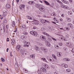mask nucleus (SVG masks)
Returning <instances> with one entry per match:
<instances>
[{
    "mask_svg": "<svg viewBox=\"0 0 74 74\" xmlns=\"http://www.w3.org/2000/svg\"><path fill=\"white\" fill-rule=\"evenodd\" d=\"M12 42L11 43L12 45H14V42H15V40L13 38L12 39Z\"/></svg>",
    "mask_w": 74,
    "mask_h": 74,
    "instance_id": "412c9836",
    "label": "nucleus"
},
{
    "mask_svg": "<svg viewBox=\"0 0 74 74\" xmlns=\"http://www.w3.org/2000/svg\"><path fill=\"white\" fill-rule=\"evenodd\" d=\"M46 42H47V47H50L51 44H50V43H49V42L47 41H46Z\"/></svg>",
    "mask_w": 74,
    "mask_h": 74,
    "instance_id": "ddd939ff",
    "label": "nucleus"
},
{
    "mask_svg": "<svg viewBox=\"0 0 74 74\" xmlns=\"http://www.w3.org/2000/svg\"><path fill=\"white\" fill-rule=\"evenodd\" d=\"M53 58L55 59H56V60H57V58H56V56H54Z\"/></svg>",
    "mask_w": 74,
    "mask_h": 74,
    "instance_id": "ea45409f",
    "label": "nucleus"
},
{
    "mask_svg": "<svg viewBox=\"0 0 74 74\" xmlns=\"http://www.w3.org/2000/svg\"><path fill=\"white\" fill-rule=\"evenodd\" d=\"M23 34H25V35H27V32H23Z\"/></svg>",
    "mask_w": 74,
    "mask_h": 74,
    "instance_id": "58836bf2",
    "label": "nucleus"
},
{
    "mask_svg": "<svg viewBox=\"0 0 74 74\" xmlns=\"http://www.w3.org/2000/svg\"><path fill=\"white\" fill-rule=\"evenodd\" d=\"M34 48L35 49H36L37 51H40L39 47L38 46H35Z\"/></svg>",
    "mask_w": 74,
    "mask_h": 74,
    "instance_id": "1a4fd4ad",
    "label": "nucleus"
},
{
    "mask_svg": "<svg viewBox=\"0 0 74 74\" xmlns=\"http://www.w3.org/2000/svg\"><path fill=\"white\" fill-rule=\"evenodd\" d=\"M27 18L28 19H30V20H32V18L31 16H27Z\"/></svg>",
    "mask_w": 74,
    "mask_h": 74,
    "instance_id": "5701e85b",
    "label": "nucleus"
},
{
    "mask_svg": "<svg viewBox=\"0 0 74 74\" xmlns=\"http://www.w3.org/2000/svg\"><path fill=\"white\" fill-rule=\"evenodd\" d=\"M61 6L62 8H64V5H61Z\"/></svg>",
    "mask_w": 74,
    "mask_h": 74,
    "instance_id": "de8ad7c7",
    "label": "nucleus"
},
{
    "mask_svg": "<svg viewBox=\"0 0 74 74\" xmlns=\"http://www.w3.org/2000/svg\"><path fill=\"white\" fill-rule=\"evenodd\" d=\"M70 59L69 58H67L66 61H70Z\"/></svg>",
    "mask_w": 74,
    "mask_h": 74,
    "instance_id": "09e8293b",
    "label": "nucleus"
},
{
    "mask_svg": "<svg viewBox=\"0 0 74 74\" xmlns=\"http://www.w3.org/2000/svg\"><path fill=\"white\" fill-rule=\"evenodd\" d=\"M72 52H73V53H74V49H72Z\"/></svg>",
    "mask_w": 74,
    "mask_h": 74,
    "instance_id": "338daca9",
    "label": "nucleus"
},
{
    "mask_svg": "<svg viewBox=\"0 0 74 74\" xmlns=\"http://www.w3.org/2000/svg\"><path fill=\"white\" fill-rule=\"evenodd\" d=\"M30 33L32 35H35V32L34 31H30Z\"/></svg>",
    "mask_w": 74,
    "mask_h": 74,
    "instance_id": "a211bd4d",
    "label": "nucleus"
},
{
    "mask_svg": "<svg viewBox=\"0 0 74 74\" xmlns=\"http://www.w3.org/2000/svg\"><path fill=\"white\" fill-rule=\"evenodd\" d=\"M56 16V14H55V13H54V14H53V16Z\"/></svg>",
    "mask_w": 74,
    "mask_h": 74,
    "instance_id": "6e6d98bb",
    "label": "nucleus"
},
{
    "mask_svg": "<svg viewBox=\"0 0 74 74\" xmlns=\"http://www.w3.org/2000/svg\"><path fill=\"white\" fill-rule=\"evenodd\" d=\"M21 38L22 40H24L26 38V37H25V36L23 35L21 36Z\"/></svg>",
    "mask_w": 74,
    "mask_h": 74,
    "instance_id": "6ab92c4d",
    "label": "nucleus"
},
{
    "mask_svg": "<svg viewBox=\"0 0 74 74\" xmlns=\"http://www.w3.org/2000/svg\"><path fill=\"white\" fill-rule=\"evenodd\" d=\"M71 70L70 69H66V71L67 72H68V73H69V72H70Z\"/></svg>",
    "mask_w": 74,
    "mask_h": 74,
    "instance_id": "bb28decb",
    "label": "nucleus"
},
{
    "mask_svg": "<svg viewBox=\"0 0 74 74\" xmlns=\"http://www.w3.org/2000/svg\"><path fill=\"white\" fill-rule=\"evenodd\" d=\"M58 63V61H55V64H56V63Z\"/></svg>",
    "mask_w": 74,
    "mask_h": 74,
    "instance_id": "69168bd1",
    "label": "nucleus"
},
{
    "mask_svg": "<svg viewBox=\"0 0 74 74\" xmlns=\"http://www.w3.org/2000/svg\"><path fill=\"white\" fill-rule=\"evenodd\" d=\"M45 22H47V23H50V22H49L48 21H47L46 20H45Z\"/></svg>",
    "mask_w": 74,
    "mask_h": 74,
    "instance_id": "c03bdc74",
    "label": "nucleus"
},
{
    "mask_svg": "<svg viewBox=\"0 0 74 74\" xmlns=\"http://www.w3.org/2000/svg\"><path fill=\"white\" fill-rule=\"evenodd\" d=\"M69 38V37L68 36H66V38Z\"/></svg>",
    "mask_w": 74,
    "mask_h": 74,
    "instance_id": "13d9d810",
    "label": "nucleus"
},
{
    "mask_svg": "<svg viewBox=\"0 0 74 74\" xmlns=\"http://www.w3.org/2000/svg\"><path fill=\"white\" fill-rule=\"evenodd\" d=\"M28 4L32 5V4H34V1H30L28 2Z\"/></svg>",
    "mask_w": 74,
    "mask_h": 74,
    "instance_id": "f8f14e48",
    "label": "nucleus"
},
{
    "mask_svg": "<svg viewBox=\"0 0 74 74\" xmlns=\"http://www.w3.org/2000/svg\"><path fill=\"white\" fill-rule=\"evenodd\" d=\"M52 39L54 40V41H56V39H55V38H52Z\"/></svg>",
    "mask_w": 74,
    "mask_h": 74,
    "instance_id": "a18cd8bd",
    "label": "nucleus"
},
{
    "mask_svg": "<svg viewBox=\"0 0 74 74\" xmlns=\"http://www.w3.org/2000/svg\"><path fill=\"white\" fill-rule=\"evenodd\" d=\"M25 6L24 5H21L19 6V8L21 10H23V8H25Z\"/></svg>",
    "mask_w": 74,
    "mask_h": 74,
    "instance_id": "7ed1b4c3",
    "label": "nucleus"
},
{
    "mask_svg": "<svg viewBox=\"0 0 74 74\" xmlns=\"http://www.w3.org/2000/svg\"><path fill=\"white\" fill-rule=\"evenodd\" d=\"M3 23H5L7 22V21L6 20H3Z\"/></svg>",
    "mask_w": 74,
    "mask_h": 74,
    "instance_id": "473e14b6",
    "label": "nucleus"
},
{
    "mask_svg": "<svg viewBox=\"0 0 74 74\" xmlns=\"http://www.w3.org/2000/svg\"><path fill=\"white\" fill-rule=\"evenodd\" d=\"M66 30H70V28L67 27L66 28Z\"/></svg>",
    "mask_w": 74,
    "mask_h": 74,
    "instance_id": "8fccbe9b",
    "label": "nucleus"
},
{
    "mask_svg": "<svg viewBox=\"0 0 74 74\" xmlns=\"http://www.w3.org/2000/svg\"><path fill=\"white\" fill-rule=\"evenodd\" d=\"M7 41H9V38H7Z\"/></svg>",
    "mask_w": 74,
    "mask_h": 74,
    "instance_id": "5fc2aeb1",
    "label": "nucleus"
},
{
    "mask_svg": "<svg viewBox=\"0 0 74 74\" xmlns=\"http://www.w3.org/2000/svg\"><path fill=\"white\" fill-rule=\"evenodd\" d=\"M3 17H4V16H3V15H2V16H1L0 17V19H3Z\"/></svg>",
    "mask_w": 74,
    "mask_h": 74,
    "instance_id": "79ce46f5",
    "label": "nucleus"
},
{
    "mask_svg": "<svg viewBox=\"0 0 74 74\" xmlns=\"http://www.w3.org/2000/svg\"><path fill=\"white\" fill-rule=\"evenodd\" d=\"M68 26H70L71 27V28H72V29H73V25L71 24H68Z\"/></svg>",
    "mask_w": 74,
    "mask_h": 74,
    "instance_id": "f3484780",
    "label": "nucleus"
},
{
    "mask_svg": "<svg viewBox=\"0 0 74 74\" xmlns=\"http://www.w3.org/2000/svg\"><path fill=\"white\" fill-rule=\"evenodd\" d=\"M41 60H43V61H45V62H47V60L45 59V58H41Z\"/></svg>",
    "mask_w": 74,
    "mask_h": 74,
    "instance_id": "cd10ccee",
    "label": "nucleus"
},
{
    "mask_svg": "<svg viewBox=\"0 0 74 74\" xmlns=\"http://www.w3.org/2000/svg\"><path fill=\"white\" fill-rule=\"evenodd\" d=\"M59 45L60 46H62L63 45V44H62V42H60L59 43Z\"/></svg>",
    "mask_w": 74,
    "mask_h": 74,
    "instance_id": "e433bc0d",
    "label": "nucleus"
},
{
    "mask_svg": "<svg viewBox=\"0 0 74 74\" xmlns=\"http://www.w3.org/2000/svg\"><path fill=\"white\" fill-rule=\"evenodd\" d=\"M16 49L17 51H19L21 49V46L18 45L16 46Z\"/></svg>",
    "mask_w": 74,
    "mask_h": 74,
    "instance_id": "0eeeda50",
    "label": "nucleus"
},
{
    "mask_svg": "<svg viewBox=\"0 0 74 74\" xmlns=\"http://www.w3.org/2000/svg\"><path fill=\"white\" fill-rule=\"evenodd\" d=\"M38 73L39 74H41V72L39 71H38Z\"/></svg>",
    "mask_w": 74,
    "mask_h": 74,
    "instance_id": "4c0bfd02",
    "label": "nucleus"
},
{
    "mask_svg": "<svg viewBox=\"0 0 74 74\" xmlns=\"http://www.w3.org/2000/svg\"><path fill=\"white\" fill-rule=\"evenodd\" d=\"M34 24H35V25H38V24H39V23L38 22H35L34 23Z\"/></svg>",
    "mask_w": 74,
    "mask_h": 74,
    "instance_id": "f704fd0d",
    "label": "nucleus"
},
{
    "mask_svg": "<svg viewBox=\"0 0 74 74\" xmlns=\"http://www.w3.org/2000/svg\"><path fill=\"white\" fill-rule=\"evenodd\" d=\"M57 55L58 57H61V56H62V53L60 52H58L57 53Z\"/></svg>",
    "mask_w": 74,
    "mask_h": 74,
    "instance_id": "6e6552de",
    "label": "nucleus"
},
{
    "mask_svg": "<svg viewBox=\"0 0 74 74\" xmlns=\"http://www.w3.org/2000/svg\"><path fill=\"white\" fill-rule=\"evenodd\" d=\"M6 7L7 8H8V9L10 8L11 7V6H10V5H9V4H7L6 5Z\"/></svg>",
    "mask_w": 74,
    "mask_h": 74,
    "instance_id": "9b49d317",
    "label": "nucleus"
},
{
    "mask_svg": "<svg viewBox=\"0 0 74 74\" xmlns=\"http://www.w3.org/2000/svg\"><path fill=\"white\" fill-rule=\"evenodd\" d=\"M40 49L42 51H43V52H44V53H47V49H45V47H41L40 48Z\"/></svg>",
    "mask_w": 74,
    "mask_h": 74,
    "instance_id": "f03ea898",
    "label": "nucleus"
},
{
    "mask_svg": "<svg viewBox=\"0 0 74 74\" xmlns=\"http://www.w3.org/2000/svg\"><path fill=\"white\" fill-rule=\"evenodd\" d=\"M64 41H67V39H66V38H64Z\"/></svg>",
    "mask_w": 74,
    "mask_h": 74,
    "instance_id": "052dcab7",
    "label": "nucleus"
},
{
    "mask_svg": "<svg viewBox=\"0 0 74 74\" xmlns=\"http://www.w3.org/2000/svg\"><path fill=\"white\" fill-rule=\"evenodd\" d=\"M7 10V8H2V11L3 12H8V10Z\"/></svg>",
    "mask_w": 74,
    "mask_h": 74,
    "instance_id": "423d86ee",
    "label": "nucleus"
},
{
    "mask_svg": "<svg viewBox=\"0 0 74 74\" xmlns=\"http://www.w3.org/2000/svg\"><path fill=\"white\" fill-rule=\"evenodd\" d=\"M12 26L13 27H15V21H13Z\"/></svg>",
    "mask_w": 74,
    "mask_h": 74,
    "instance_id": "4be33fe9",
    "label": "nucleus"
},
{
    "mask_svg": "<svg viewBox=\"0 0 74 74\" xmlns=\"http://www.w3.org/2000/svg\"><path fill=\"white\" fill-rule=\"evenodd\" d=\"M63 59L64 60H65V61H67V58H63Z\"/></svg>",
    "mask_w": 74,
    "mask_h": 74,
    "instance_id": "37998d69",
    "label": "nucleus"
},
{
    "mask_svg": "<svg viewBox=\"0 0 74 74\" xmlns=\"http://www.w3.org/2000/svg\"><path fill=\"white\" fill-rule=\"evenodd\" d=\"M66 19H67L68 21V22H70L71 20V19L70 18H69L68 17L66 18Z\"/></svg>",
    "mask_w": 74,
    "mask_h": 74,
    "instance_id": "393cba45",
    "label": "nucleus"
},
{
    "mask_svg": "<svg viewBox=\"0 0 74 74\" xmlns=\"http://www.w3.org/2000/svg\"><path fill=\"white\" fill-rule=\"evenodd\" d=\"M61 66L62 67H65V68H67V67H68V66H67V65H66V66H65V64H62Z\"/></svg>",
    "mask_w": 74,
    "mask_h": 74,
    "instance_id": "dca6fc26",
    "label": "nucleus"
},
{
    "mask_svg": "<svg viewBox=\"0 0 74 74\" xmlns=\"http://www.w3.org/2000/svg\"><path fill=\"white\" fill-rule=\"evenodd\" d=\"M34 35L35 36V37H37L38 34L37 33V32H35V35Z\"/></svg>",
    "mask_w": 74,
    "mask_h": 74,
    "instance_id": "c85d7f7f",
    "label": "nucleus"
},
{
    "mask_svg": "<svg viewBox=\"0 0 74 74\" xmlns=\"http://www.w3.org/2000/svg\"><path fill=\"white\" fill-rule=\"evenodd\" d=\"M3 29H4V25H3Z\"/></svg>",
    "mask_w": 74,
    "mask_h": 74,
    "instance_id": "774afa93",
    "label": "nucleus"
},
{
    "mask_svg": "<svg viewBox=\"0 0 74 74\" xmlns=\"http://www.w3.org/2000/svg\"><path fill=\"white\" fill-rule=\"evenodd\" d=\"M34 21H36V20L33 19L30 22H34Z\"/></svg>",
    "mask_w": 74,
    "mask_h": 74,
    "instance_id": "3c124183",
    "label": "nucleus"
},
{
    "mask_svg": "<svg viewBox=\"0 0 74 74\" xmlns=\"http://www.w3.org/2000/svg\"><path fill=\"white\" fill-rule=\"evenodd\" d=\"M43 34H45V35H46V36H48V37H50V36L49 34H48L45 32H43Z\"/></svg>",
    "mask_w": 74,
    "mask_h": 74,
    "instance_id": "b1692460",
    "label": "nucleus"
},
{
    "mask_svg": "<svg viewBox=\"0 0 74 74\" xmlns=\"http://www.w3.org/2000/svg\"><path fill=\"white\" fill-rule=\"evenodd\" d=\"M6 27L7 29H8V28H9V25H6Z\"/></svg>",
    "mask_w": 74,
    "mask_h": 74,
    "instance_id": "49530a36",
    "label": "nucleus"
},
{
    "mask_svg": "<svg viewBox=\"0 0 74 74\" xmlns=\"http://www.w3.org/2000/svg\"><path fill=\"white\" fill-rule=\"evenodd\" d=\"M50 57H49V56H47L46 58L47 59H49V58H50Z\"/></svg>",
    "mask_w": 74,
    "mask_h": 74,
    "instance_id": "603ef678",
    "label": "nucleus"
},
{
    "mask_svg": "<svg viewBox=\"0 0 74 74\" xmlns=\"http://www.w3.org/2000/svg\"><path fill=\"white\" fill-rule=\"evenodd\" d=\"M9 50V49H8V48H7V51H6L7 52H8V50Z\"/></svg>",
    "mask_w": 74,
    "mask_h": 74,
    "instance_id": "e2e57ef3",
    "label": "nucleus"
},
{
    "mask_svg": "<svg viewBox=\"0 0 74 74\" xmlns=\"http://www.w3.org/2000/svg\"><path fill=\"white\" fill-rule=\"evenodd\" d=\"M49 61L50 62H54V59L52 58H50Z\"/></svg>",
    "mask_w": 74,
    "mask_h": 74,
    "instance_id": "4468645a",
    "label": "nucleus"
},
{
    "mask_svg": "<svg viewBox=\"0 0 74 74\" xmlns=\"http://www.w3.org/2000/svg\"><path fill=\"white\" fill-rule=\"evenodd\" d=\"M1 61L3 62H5V60H4V59L3 58H1Z\"/></svg>",
    "mask_w": 74,
    "mask_h": 74,
    "instance_id": "7c9ffc66",
    "label": "nucleus"
},
{
    "mask_svg": "<svg viewBox=\"0 0 74 74\" xmlns=\"http://www.w3.org/2000/svg\"><path fill=\"white\" fill-rule=\"evenodd\" d=\"M30 57L32 58H35V56H34V55H31Z\"/></svg>",
    "mask_w": 74,
    "mask_h": 74,
    "instance_id": "2f4dec72",
    "label": "nucleus"
},
{
    "mask_svg": "<svg viewBox=\"0 0 74 74\" xmlns=\"http://www.w3.org/2000/svg\"><path fill=\"white\" fill-rule=\"evenodd\" d=\"M8 12H3V16H4V17H5L6 16H7V13Z\"/></svg>",
    "mask_w": 74,
    "mask_h": 74,
    "instance_id": "2eb2a0df",
    "label": "nucleus"
},
{
    "mask_svg": "<svg viewBox=\"0 0 74 74\" xmlns=\"http://www.w3.org/2000/svg\"><path fill=\"white\" fill-rule=\"evenodd\" d=\"M40 71L43 73H46V72H47V70L46 69L44 68L43 67H42L40 69Z\"/></svg>",
    "mask_w": 74,
    "mask_h": 74,
    "instance_id": "20e7f679",
    "label": "nucleus"
},
{
    "mask_svg": "<svg viewBox=\"0 0 74 74\" xmlns=\"http://www.w3.org/2000/svg\"><path fill=\"white\" fill-rule=\"evenodd\" d=\"M63 21V19H62V18H60V21Z\"/></svg>",
    "mask_w": 74,
    "mask_h": 74,
    "instance_id": "bf43d9fd",
    "label": "nucleus"
},
{
    "mask_svg": "<svg viewBox=\"0 0 74 74\" xmlns=\"http://www.w3.org/2000/svg\"><path fill=\"white\" fill-rule=\"evenodd\" d=\"M72 14V12L71 11H69L68 12V14L69 15H71Z\"/></svg>",
    "mask_w": 74,
    "mask_h": 74,
    "instance_id": "a878e982",
    "label": "nucleus"
},
{
    "mask_svg": "<svg viewBox=\"0 0 74 74\" xmlns=\"http://www.w3.org/2000/svg\"><path fill=\"white\" fill-rule=\"evenodd\" d=\"M52 27H50V28H49V30H52Z\"/></svg>",
    "mask_w": 74,
    "mask_h": 74,
    "instance_id": "4d7b16f0",
    "label": "nucleus"
},
{
    "mask_svg": "<svg viewBox=\"0 0 74 74\" xmlns=\"http://www.w3.org/2000/svg\"><path fill=\"white\" fill-rule=\"evenodd\" d=\"M18 66V64L17 63H15V67H16Z\"/></svg>",
    "mask_w": 74,
    "mask_h": 74,
    "instance_id": "c9c22d12",
    "label": "nucleus"
},
{
    "mask_svg": "<svg viewBox=\"0 0 74 74\" xmlns=\"http://www.w3.org/2000/svg\"><path fill=\"white\" fill-rule=\"evenodd\" d=\"M44 2L46 4H47V5H50V4H49V3H48L47 1H45Z\"/></svg>",
    "mask_w": 74,
    "mask_h": 74,
    "instance_id": "aec40b11",
    "label": "nucleus"
},
{
    "mask_svg": "<svg viewBox=\"0 0 74 74\" xmlns=\"http://www.w3.org/2000/svg\"><path fill=\"white\" fill-rule=\"evenodd\" d=\"M40 38L42 40H44V41L45 40V36H40Z\"/></svg>",
    "mask_w": 74,
    "mask_h": 74,
    "instance_id": "9d476101",
    "label": "nucleus"
},
{
    "mask_svg": "<svg viewBox=\"0 0 74 74\" xmlns=\"http://www.w3.org/2000/svg\"><path fill=\"white\" fill-rule=\"evenodd\" d=\"M53 14H54V13H53L52 14H51V16H53Z\"/></svg>",
    "mask_w": 74,
    "mask_h": 74,
    "instance_id": "680f3d73",
    "label": "nucleus"
},
{
    "mask_svg": "<svg viewBox=\"0 0 74 74\" xmlns=\"http://www.w3.org/2000/svg\"><path fill=\"white\" fill-rule=\"evenodd\" d=\"M58 3H60V4H62V2H60V1L59 0L58 1Z\"/></svg>",
    "mask_w": 74,
    "mask_h": 74,
    "instance_id": "a19ab883",
    "label": "nucleus"
},
{
    "mask_svg": "<svg viewBox=\"0 0 74 74\" xmlns=\"http://www.w3.org/2000/svg\"><path fill=\"white\" fill-rule=\"evenodd\" d=\"M22 27L24 28V29H25L26 28V26L25 25H23L21 26Z\"/></svg>",
    "mask_w": 74,
    "mask_h": 74,
    "instance_id": "c756f323",
    "label": "nucleus"
},
{
    "mask_svg": "<svg viewBox=\"0 0 74 74\" xmlns=\"http://www.w3.org/2000/svg\"><path fill=\"white\" fill-rule=\"evenodd\" d=\"M54 74H58V73H57V72H54Z\"/></svg>",
    "mask_w": 74,
    "mask_h": 74,
    "instance_id": "0e129e2a",
    "label": "nucleus"
},
{
    "mask_svg": "<svg viewBox=\"0 0 74 74\" xmlns=\"http://www.w3.org/2000/svg\"><path fill=\"white\" fill-rule=\"evenodd\" d=\"M62 0V1L64 3L65 2V0Z\"/></svg>",
    "mask_w": 74,
    "mask_h": 74,
    "instance_id": "864d4df0",
    "label": "nucleus"
},
{
    "mask_svg": "<svg viewBox=\"0 0 74 74\" xmlns=\"http://www.w3.org/2000/svg\"><path fill=\"white\" fill-rule=\"evenodd\" d=\"M36 7L39 8L40 10L42 12H44L45 11V8L44 6H42V5H40V4H36Z\"/></svg>",
    "mask_w": 74,
    "mask_h": 74,
    "instance_id": "f257e3e1",
    "label": "nucleus"
},
{
    "mask_svg": "<svg viewBox=\"0 0 74 74\" xmlns=\"http://www.w3.org/2000/svg\"><path fill=\"white\" fill-rule=\"evenodd\" d=\"M40 21L44 25H47V23L45 22V20L41 19L40 20Z\"/></svg>",
    "mask_w": 74,
    "mask_h": 74,
    "instance_id": "39448f33",
    "label": "nucleus"
},
{
    "mask_svg": "<svg viewBox=\"0 0 74 74\" xmlns=\"http://www.w3.org/2000/svg\"><path fill=\"white\" fill-rule=\"evenodd\" d=\"M23 71L24 72V73H27V72H28V71L27 70H26V69H24L23 70Z\"/></svg>",
    "mask_w": 74,
    "mask_h": 74,
    "instance_id": "72a5a7b5",
    "label": "nucleus"
}]
</instances>
